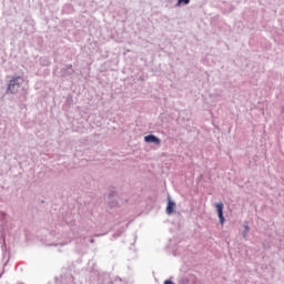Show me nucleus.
Wrapping results in <instances>:
<instances>
[{
	"instance_id": "nucleus-5",
	"label": "nucleus",
	"mask_w": 284,
	"mask_h": 284,
	"mask_svg": "<svg viewBox=\"0 0 284 284\" xmlns=\"http://www.w3.org/2000/svg\"><path fill=\"white\" fill-rule=\"evenodd\" d=\"M181 3H183L184 6H187V3H190V0H178L176 6H181Z\"/></svg>"
},
{
	"instance_id": "nucleus-2",
	"label": "nucleus",
	"mask_w": 284,
	"mask_h": 284,
	"mask_svg": "<svg viewBox=\"0 0 284 284\" xmlns=\"http://www.w3.org/2000/svg\"><path fill=\"white\" fill-rule=\"evenodd\" d=\"M216 211H217V216L220 219V223L223 225L225 223V217L223 216V202L216 203L215 204Z\"/></svg>"
},
{
	"instance_id": "nucleus-6",
	"label": "nucleus",
	"mask_w": 284,
	"mask_h": 284,
	"mask_svg": "<svg viewBox=\"0 0 284 284\" xmlns=\"http://www.w3.org/2000/svg\"><path fill=\"white\" fill-rule=\"evenodd\" d=\"M164 284H174V282H172L171 280H166Z\"/></svg>"
},
{
	"instance_id": "nucleus-7",
	"label": "nucleus",
	"mask_w": 284,
	"mask_h": 284,
	"mask_svg": "<svg viewBox=\"0 0 284 284\" xmlns=\"http://www.w3.org/2000/svg\"><path fill=\"white\" fill-rule=\"evenodd\" d=\"M246 231H247V232L250 231V227H248V226H246Z\"/></svg>"
},
{
	"instance_id": "nucleus-4",
	"label": "nucleus",
	"mask_w": 284,
	"mask_h": 284,
	"mask_svg": "<svg viewBox=\"0 0 284 284\" xmlns=\"http://www.w3.org/2000/svg\"><path fill=\"white\" fill-rule=\"evenodd\" d=\"M175 205L176 204L174 202L169 201L168 206H166V213L172 214L174 212Z\"/></svg>"
},
{
	"instance_id": "nucleus-1",
	"label": "nucleus",
	"mask_w": 284,
	"mask_h": 284,
	"mask_svg": "<svg viewBox=\"0 0 284 284\" xmlns=\"http://www.w3.org/2000/svg\"><path fill=\"white\" fill-rule=\"evenodd\" d=\"M23 77H16L10 80L8 85V92H11V94H17L19 92V88H21V84L23 83Z\"/></svg>"
},
{
	"instance_id": "nucleus-3",
	"label": "nucleus",
	"mask_w": 284,
	"mask_h": 284,
	"mask_svg": "<svg viewBox=\"0 0 284 284\" xmlns=\"http://www.w3.org/2000/svg\"><path fill=\"white\" fill-rule=\"evenodd\" d=\"M145 143H155V145H160L161 144V140H159V138H156L155 135H146L144 138Z\"/></svg>"
}]
</instances>
